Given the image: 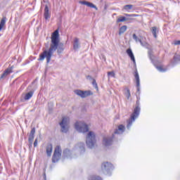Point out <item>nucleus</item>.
<instances>
[{
  "label": "nucleus",
  "mask_w": 180,
  "mask_h": 180,
  "mask_svg": "<svg viewBox=\"0 0 180 180\" xmlns=\"http://www.w3.org/2000/svg\"><path fill=\"white\" fill-rule=\"evenodd\" d=\"M135 79L136 81V86H140V77L137 71L135 72Z\"/></svg>",
  "instance_id": "nucleus-26"
},
{
  "label": "nucleus",
  "mask_w": 180,
  "mask_h": 180,
  "mask_svg": "<svg viewBox=\"0 0 180 180\" xmlns=\"http://www.w3.org/2000/svg\"><path fill=\"white\" fill-rule=\"evenodd\" d=\"M174 45L175 46H180V40L174 41Z\"/></svg>",
  "instance_id": "nucleus-36"
},
{
  "label": "nucleus",
  "mask_w": 180,
  "mask_h": 180,
  "mask_svg": "<svg viewBox=\"0 0 180 180\" xmlns=\"http://www.w3.org/2000/svg\"><path fill=\"white\" fill-rule=\"evenodd\" d=\"M151 32L155 39H157V33H158V28H157V27H153Z\"/></svg>",
  "instance_id": "nucleus-25"
},
{
  "label": "nucleus",
  "mask_w": 180,
  "mask_h": 180,
  "mask_svg": "<svg viewBox=\"0 0 180 180\" xmlns=\"http://www.w3.org/2000/svg\"><path fill=\"white\" fill-rule=\"evenodd\" d=\"M34 147H37V138L35 139L34 142Z\"/></svg>",
  "instance_id": "nucleus-37"
},
{
  "label": "nucleus",
  "mask_w": 180,
  "mask_h": 180,
  "mask_svg": "<svg viewBox=\"0 0 180 180\" xmlns=\"http://www.w3.org/2000/svg\"><path fill=\"white\" fill-rule=\"evenodd\" d=\"M63 150H61V147L60 146H57L53 152V155L52 156V162L56 163L60 161L61 158V153Z\"/></svg>",
  "instance_id": "nucleus-5"
},
{
  "label": "nucleus",
  "mask_w": 180,
  "mask_h": 180,
  "mask_svg": "<svg viewBox=\"0 0 180 180\" xmlns=\"http://www.w3.org/2000/svg\"><path fill=\"white\" fill-rule=\"evenodd\" d=\"M92 85L96 89H98V84L96 83V80L95 79H93Z\"/></svg>",
  "instance_id": "nucleus-34"
},
{
  "label": "nucleus",
  "mask_w": 180,
  "mask_h": 180,
  "mask_svg": "<svg viewBox=\"0 0 180 180\" xmlns=\"http://www.w3.org/2000/svg\"><path fill=\"white\" fill-rule=\"evenodd\" d=\"M132 37L136 43L139 42V43H141V44H143V42L141 41V39L140 38H139V37H137V35L136 34H133Z\"/></svg>",
  "instance_id": "nucleus-27"
},
{
  "label": "nucleus",
  "mask_w": 180,
  "mask_h": 180,
  "mask_svg": "<svg viewBox=\"0 0 180 180\" xmlns=\"http://www.w3.org/2000/svg\"><path fill=\"white\" fill-rule=\"evenodd\" d=\"M64 44L60 42V33L58 29L55 30L51 37V44L50 48L48 51H44L43 53L39 54L38 61H43L46 58V63L49 64L51 61V57L54 54V51H56L58 54H61L64 51Z\"/></svg>",
  "instance_id": "nucleus-1"
},
{
  "label": "nucleus",
  "mask_w": 180,
  "mask_h": 180,
  "mask_svg": "<svg viewBox=\"0 0 180 180\" xmlns=\"http://www.w3.org/2000/svg\"><path fill=\"white\" fill-rule=\"evenodd\" d=\"M179 61H180V55L176 53L174 56L173 60L170 61V64H172V65H175L178 64Z\"/></svg>",
  "instance_id": "nucleus-12"
},
{
  "label": "nucleus",
  "mask_w": 180,
  "mask_h": 180,
  "mask_svg": "<svg viewBox=\"0 0 180 180\" xmlns=\"http://www.w3.org/2000/svg\"><path fill=\"white\" fill-rule=\"evenodd\" d=\"M36 133V128H32L31 129V131L29 135V138H28V141L30 144V146H32V144H33V141L34 140V134Z\"/></svg>",
  "instance_id": "nucleus-10"
},
{
  "label": "nucleus",
  "mask_w": 180,
  "mask_h": 180,
  "mask_svg": "<svg viewBox=\"0 0 180 180\" xmlns=\"http://www.w3.org/2000/svg\"><path fill=\"white\" fill-rule=\"evenodd\" d=\"M132 8H133V5L131 4L125 5L123 7V9H124V11H130Z\"/></svg>",
  "instance_id": "nucleus-30"
},
{
  "label": "nucleus",
  "mask_w": 180,
  "mask_h": 180,
  "mask_svg": "<svg viewBox=\"0 0 180 180\" xmlns=\"http://www.w3.org/2000/svg\"><path fill=\"white\" fill-rule=\"evenodd\" d=\"M74 50H78L79 49V39L78 38H75L73 44Z\"/></svg>",
  "instance_id": "nucleus-19"
},
{
  "label": "nucleus",
  "mask_w": 180,
  "mask_h": 180,
  "mask_svg": "<svg viewBox=\"0 0 180 180\" xmlns=\"http://www.w3.org/2000/svg\"><path fill=\"white\" fill-rule=\"evenodd\" d=\"M86 143L89 148H94L96 144V136L95 132L90 131L86 136Z\"/></svg>",
  "instance_id": "nucleus-3"
},
{
  "label": "nucleus",
  "mask_w": 180,
  "mask_h": 180,
  "mask_svg": "<svg viewBox=\"0 0 180 180\" xmlns=\"http://www.w3.org/2000/svg\"><path fill=\"white\" fill-rule=\"evenodd\" d=\"M101 169H102L103 174H105V175H110V171H112V169H113V165H112L109 162H103L101 165Z\"/></svg>",
  "instance_id": "nucleus-6"
},
{
  "label": "nucleus",
  "mask_w": 180,
  "mask_h": 180,
  "mask_svg": "<svg viewBox=\"0 0 180 180\" xmlns=\"http://www.w3.org/2000/svg\"><path fill=\"white\" fill-rule=\"evenodd\" d=\"M125 16H129V18H137L139 16L138 14H124Z\"/></svg>",
  "instance_id": "nucleus-33"
},
{
  "label": "nucleus",
  "mask_w": 180,
  "mask_h": 180,
  "mask_svg": "<svg viewBox=\"0 0 180 180\" xmlns=\"http://www.w3.org/2000/svg\"><path fill=\"white\" fill-rule=\"evenodd\" d=\"M79 4H81V5H86L89 8H94V9H96V11H98V7H96V6H95V4H94L93 3H91L89 1H80L79 2Z\"/></svg>",
  "instance_id": "nucleus-11"
},
{
  "label": "nucleus",
  "mask_w": 180,
  "mask_h": 180,
  "mask_svg": "<svg viewBox=\"0 0 180 180\" xmlns=\"http://www.w3.org/2000/svg\"><path fill=\"white\" fill-rule=\"evenodd\" d=\"M53 153V145L49 143L46 146V154L48 157H51V154Z\"/></svg>",
  "instance_id": "nucleus-17"
},
{
  "label": "nucleus",
  "mask_w": 180,
  "mask_h": 180,
  "mask_svg": "<svg viewBox=\"0 0 180 180\" xmlns=\"http://www.w3.org/2000/svg\"><path fill=\"white\" fill-rule=\"evenodd\" d=\"M81 153H85V144L84 143H79L77 144Z\"/></svg>",
  "instance_id": "nucleus-23"
},
{
  "label": "nucleus",
  "mask_w": 180,
  "mask_h": 180,
  "mask_svg": "<svg viewBox=\"0 0 180 180\" xmlns=\"http://www.w3.org/2000/svg\"><path fill=\"white\" fill-rule=\"evenodd\" d=\"M44 18L46 20H49L51 18L50 13H49V6L47 4L45 5Z\"/></svg>",
  "instance_id": "nucleus-15"
},
{
  "label": "nucleus",
  "mask_w": 180,
  "mask_h": 180,
  "mask_svg": "<svg viewBox=\"0 0 180 180\" xmlns=\"http://www.w3.org/2000/svg\"><path fill=\"white\" fill-rule=\"evenodd\" d=\"M6 24V17H3L0 22V32L4 29V26Z\"/></svg>",
  "instance_id": "nucleus-20"
},
{
  "label": "nucleus",
  "mask_w": 180,
  "mask_h": 180,
  "mask_svg": "<svg viewBox=\"0 0 180 180\" xmlns=\"http://www.w3.org/2000/svg\"><path fill=\"white\" fill-rule=\"evenodd\" d=\"M148 54L151 63H154V55L153 54V51H149Z\"/></svg>",
  "instance_id": "nucleus-28"
},
{
  "label": "nucleus",
  "mask_w": 180,
  "mask_h": 180,
  "mask_svg": "<svg viewBox=\"0 0 180 180\" xmlns=\"http://www.w3.org/2000/svg\"><path fill=\"white\" fill-rule=\"evenodd\" d=\"M137 87V92H140V86H136Z\"/></svg>",
  "instance_id": "nucleus-38"
},
{
  "label": "nucleus",
  "mask_w": 180,
  "mask_h": 180,
  "mask_svg": "<svg viewBox=\"0 0 180 180\" xmlns=\"http://www.w3.org/2000/svg\"><path fill=\"white\" fill-rule=\"evenodd\" d=\"M156 68L160 72H165L167 71V69L162 68V66H156Z\"/></svg>",
  "instance_id": "nucleus-31"
},
{
  "label": "nucleus",
  "mask_w": 180,
  "mask_h": 180,
  "mask_svg": "<svg viewBox=\"0 0 180 180\" xmlns=\"http://www.w3.org/2000/svg\"><path fill=\"white\" fill-rule=\"evenodd\" d=\"M114 15H116V13H114Z\"/></svg>",
  "instance_id": "nucleus-40"
},
{
  "label": "nucleus",
  "mask_w": 180,
  "mask_h": 180,
  "mask_svg": "<svg viewBox=\"0 0 180 180\" xmlns=\"http://www.w3.org/2000/svg\"><path fill=\"white\" fill-rule=\"evenodd\" d=\"M127 54L131 58V61H133L134 64H136V58H134V54L133 53V51L131 49H127Z\"/></svg>",
  "instance_id": "nucleus-14"
},
{
  "label": "nucleus",
  "mask_w": 180,
  "mask_h": 180,
  "mask_svg": "<svg viewBox=\"0 0 180 180\" xmlns=\"http://www.w3.org/2000/svg\"><path fill=\"white\" fill-rule=\"evenodd\" d=\"M125 96H127V99H130V96H131V94H130V89H127V93H125Z\"/></svg>",
  "instance_id": "nucleus-32"
},
{
  "label": "nucleus",
  "mask_w": 180,
  "mask_h": 180,
  "mask_svg": "<svg viewBox=\"0 0 180 180\" xmlns=\"http://www.w3.org/2000/svg\"><path fill=\"white\" fill-rule=\"evenodd\" d=\"M113 143V138L110 136L104 137L103 139V144L105 147H109V146H112Z\"/></svg>",
  "instance_id": "nucleus-9"
},
{
  "label": "nucleus",
  "mask_w": 180,
  "mask_h": 180,
  "mask_svg": "<svg viewBox=\"0 0 180 180\" xmlns=\"http://www.w3.org/2000/svg\"><path fill=\"white\" fill-rule=\"evenodd\" d=\"M108 77H112L113 78H115V72H113V71L108 72Z\"/></svg>",
  "instance_id": "nucleus-35"
},
{
  "label": "nucleus",
  "mask_w": 180,
  "mask_h": 180,
  "mask_svg": "<svg viewBox=\"0 0 180 180\" xmlns=\"http://www.w3.org/2000/svg\"><path fill=\"white\" fill-rule=\"evenodd\" d=\"M68 122H70V119L68 117H63L62 122L59 123L61 127L60 131H62V133L68 132Z\"/></svg>",
  "instance_id": "nucleus-7"
},
{
  "label": "nucleus",
  "mask_w": 180,
  "mask_h": 180,
  "mask_svg": "<svg viewBox=\"0 0 180 180\" xmlns=\"http://www.w3.org/2000/svg\"><path fill=\"white\" fill-rule=\"evenodd\" d=\"M34 92L30 91L28 93H27L24 97L25 101H29L33 96Z\"/></svg>",
  "instance_id": "nucleus-22"
},
{
  "label": "nucleus",
  "mask_w": 180,
  "mask_h": 180,
  "mask_svg": "<svg viewBox=\"0 0 180 180\" xmlns=\"http://www.w3.org/2000/svg\"><path fill=\"white\" fill-rule=\"evenodd\" d=\"M131 18H128L124 16H120L117 20V23H120V22H126V20H130Z\"/></svg>",
  "instance_id": "nucleus-21"
},
{
  "label": "nucleus",
  "mask_w": 180,
  "mask_h": 180,
  "mask_svg": "<svg viewBox=\"0 0 180 180\" xmlns=\"http://www.w3.org/2000/svg\"><path fill=\"white\" fill-rule=\"evenodd\" d=\"M75 128L77 131H79V133H86L89 131V127H88V124L82 122H77L75 124Z\"/></svg>",
  "instance_id": "nucleus-4"
},
{
  "label": "nucleus",
  "mask_w": 180,
  "mask_h": 180,
  "mask_svg": "<svg viewBox=\"0 0 180 180\" xmlns=\"http://www.w3.org/2000/svg\"><path fill=\"white\" fill-rule=\"evenodd\" d=\"M75 94L77 95L78 96H80V98H87V96H91V95H94V93L91 91L90 90L87 91H82L79 89L75 90Z\"/></svg>",
  "instance_id": "nucleus-8"
},
{
  "label": "nucleus",
  "mask_w": 180,
  "mask_h": 180,
  "mask_svg": "<svg viewBox=\"0 0 180 180\" xmlns=\"http://www.w3.org/2000/svg\"><path fill=\"white\" fill-rule=\"evenodd\" d=\"M126 30H127V25H123L120 28L119 30V34L120 36L123 34V33H124V32H126Z\"/></svg>",
  "instance_id": "nucleus-24"
},
{
  "label": "nucleus",
  "mask_w": 180,
  "mask_h": 180,
  "mask_svg": "<svg viewBox=\"0 0 180 180\" xmlns=\"http://www.w3.org/2000/svg\"><path fill=\"white\" fill-rule=\"evenodd\" d=\"M72 153L71 150H70L69 149H65L63 150V157L64 158H72V156H71Z\"/></svg>",
  "instance_id": "nucleus-18"
},
{
  "label": "nucleus",
  "mask_w": 180,
  "mask_h": 180,
  "mask_svg": "<svg viewBox=\"0 0 180 180\" xmlns=\"http://www.w3.org/2000/svg\"><path fill=\"white\" fill-rule=\"evenodd\" d=\"M137 99L134 112L131 115L130 118L127 121V129H128V130L131 127L133 122H135L137 117L140 115V110H141V108H140V98L137 97Z\"/></svg>",
  "instance_id": "nucleus-2"
},
{
  "label": "nucleus",
  "mask_w": 180,
  "mask_h": 180,
  "mask_svg": "<svg viewBox=\"0 0 180 180\" xmlns=\"http://www.w3.org/2000/svg\"><path fill=\"white\" fill-rule=\"evenodd\" d=\"M124 132V126L120 124L115 131V134H122Z\"/></svg>",
  "instance_id": "nucleus-16"
},
{
  "label": "nucleus",
  "mask_w": 180,
  "mask_h": 180,
  "mask_svg": "<svg viewBox=\"0 0 180 180\" xmlns=\"http://www.w3.org/2000/svg\"><path fill=\"white\" fill-rule=\"evenodd\" d=\"M88 78H91V77L90 75L88 76Z\"/></svg>",
  "instance_id": "nucleus-39"
},
{
  "label": "nucleus",
  "mask_w": 180,
  "mask_h": 180,
  "mask_svg": "<svg viewBox=\"0 0 180 180\" xmlns=\"http://www.w3.org/2000/svg\"><path fill=\"white\" fill-rule=\"evenodd\" d=\"M89 180H103L102 177L99 176H91L89 177Z\"/></svg>",
  "instance_id": "nucleus-29"
},
{
  "label": "nucleus",
  "mask_w": 180,
  "mask_h": 180,
  "mask_svg": "<svg viewBox=\"0 0 180 180\" xmlns=\"http://www.w3.org/2000/svg\"><path fill=\"white\" fill-rule=\"evenodd\" d=\"M12 70H13V66H11L9 68H7L1 75V79L2 78H5V77H8V75H9V74L13 72V71H12Z\"/></svg>",
  "instance_id": "nucleus-13"
}]
</instances>
